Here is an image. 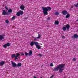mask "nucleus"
Returning <instances> with one entry per match:
<instances>
[{
  "mask_svg": "<svg viewBox=\"0 0 78 78\" xmlns=\"http://www.w3.org/2000/svg\"><path fill=\"white\" fill-rule=\"evenodd\" d=\"M77 21H78V20H77Z\"/></svg>",
  "mask_w": 78,
  "mask_h": 78,
  "instance_id": "obj_43",
  "label": "nucleus"
},
{
  "mask_svg": "<svg viewBox=\"0 0 78 78\" xmlns=\"http://www.w3.org/2000/svg\"><path fill=\"white\" fill-rule=\"evenodd\" d=\"M55 25H58L59 24V22H58V21H55Z\"/></svg>",
  "mask_w": 78,
  "mask_h": 78,
  "instance_id": "obj_18",
  "label": "nucleus"
},
{
  "mask_svg": "<svg viewBox=\"0 0 78 78\" xmlns=\"http://www.w3.org/2000/svg\"><path fill=\"white\" fill-rule=\"evenodd\" d=\"M34 45H35L37 48L38 50L41 49V46L39 45V43L36 41H32L30 43V45L31 46H33Z\"/></svg>",
  "mask_w": 78,
  "mask_h": 78,
  "instance_id": "obj_2",
  "label": "nucleus"
},
{
  "mask_svg": "<svg viewBox=\"0 0 78 78\" xmlns=\"http://www.w3.org/2000/svg\"><path fill=\"white\" fill-rule=\"evenodd\" d=\"M23 14V12L21 10L20 11L16 13V15L17 16H20V15H22Z\"/></svg>",
  "mask_w": 78,
  "mask_h": 78,
  "instance_id": "obj_5",
  "label": "nucleus"
},
{
  "mask_svg": "<svg viewBox=\"0 0 78 78\" xmlns=\"http://www.w3.org/2000/svg\"><path fill=\"white\" fill-rule=\"evenodd\" d=\"M15 17H16V16H13L12 18V20H14L15 19Z\"/></svg>",
  "mask_w": 78,
  "mask_h": 78,
  "instance_id": "obj_29",
  "label": "nucleus"
},
{
  "mask_svg": "<svg viewBox=\"0 0 78 78\" xmlns=\"http://www.w3.org/2000/svg\"><path fill=\"white\" fill-rule=\"evenodd\" d=\"M53 75H52L50 78H53Z\"/></svg>",
  "mask_w": 78,
  "mask_h": 78,
  "instance_id": "obj_38",
  "label": "nucleus"
},
{
  "mask_svg": "<svg viewBox=\"0 0 78 78\" xmlns=\"http://www.w3.org/2000/svg\"><path fill=\"white\" fill-rule=\"evenodd\" d=\"M16 56V55L15 54H13L12 55L11 58H13L14 57H15Z\"/></svg>",
  "mask_w": 78,
  "mask_h": 78,
  "instance_id": "obj_21",
  "label": "nucleus"
},
{
  "mask_svg": "<svg viewBox=\"0 0 78 78\" xmlns=\"http://www.w3.org/2000/svg\"><path fill=\"white\" fill-rule=\"evenodd\" d=\"M65 26L66 27L67 31H69V28H70V25H69V24H67Z\"/></svg>",
  "mask_w": 78,
  "mask_h": 78,
  "instance_id": "obj_8",
  "label": "nucleus"
},
{
  "mask_svg": "<svg viewBox=\"0 0 78 78\" xmlns=\"http://www.w3.org/2000/svg\"><path fill=\"white\" fill-rule=\"evenodd\" d=\"M34 78H36V77L34 76Z\"/></svg>",
  "mask_w": 78,
  "mask_h": 78,
  "instance_id": "obj_41",
  "label": "nucleus"
},
{
  "mask_svg": "<svg viewBox=\"0 0 78 78\" xmlns=\"http://www.w3.org/2000/svg\"><path fill=\"white\" fill-rule=\"evenodd\" d=\"M10 45V44L9 43H8L6 44H5L3 45V47L4 48H6V47H9Z\"/></svg>",
  "mask_w": 78,
  "mask_h": 78,
  "instance_id": "obj_6",
  "label": "nucleus"
},
{
  "mask_svg": "<svg viewBox=\"0 0 78 78\" xmlns=\"http://www.w3.org/2000/svg\"><path fill=\"white\" fill-rule=\"evenodd\" d=\"M74 37L75 38H78V35L77 34H74Z\"/></svg>",
  "mask_w": 78,
  "mask_h": 78,
  "instance_id": "obj_17",
  "label": "nucleus"
},
{
  "mask_svg": "<svg viewBox=\"0 0 78 78\" xmlns=\"http://www.w3.org/2000/svg\"><path fill=\"white\" fill-rule=\"evenodd\" d=\"M4 34L2 35H0V40H2V39H4L5 37H4Z\"/></svg>",
  "mask_w": 78,
  "mask_h": 78,
  "instance_id": "obj_9",
  "label": "nucleus"
},
{
  "mask_svg": "<svg viewBox=\"0 0 78 78\" xmlns=\"http://www.w3.org/2000/svg\"><path fill=\"white\" fill-rule=\"evenodd\" d=\"M63 70H64V68L59 69V72H60V73H61L62 72Z\"/></svg>",
  "mask_w": 78,
  "mask_h": 78,
  "instance_id": "obj_16",
  "label": "nucleus"
},
{
  "mask_svg": "<svg viewBox=\"0 0 78 78\" xmlns=\"http://www.w3.org/2000/svg\"><path fill=\"white\" fill-rule=\"evenodd\" d=\"M50 17H48V20H50Z\"/></svg>",
  "mask_w": 78,
  "mask_h": 78,
  "instance_id": "obj_37",
  "label": "nucleus"
},
{
  "mask_svg": "<svg viewBox=\"0 0 78 78\" xmlns=\"http://www.w3.org/2000/svg\"><path fill=\"white\" fill-rule=\"evenodd\" d=\"M43 11V13L45 15H48V11H50L51 9V8L50 7H42Z\"/></svg>",
  "mask_w": 78,
  "mask_h": 78,
  "instance_id": "obj_1",
  "label": "nucleus"
},
{
  "mask_svg": "<svg viewBox=\"0 0 78 78\" xmlns=\"http://www.w3.org/2000/svg\"><path fill=\"white\" fill-rule=\"evenodd\" d=\"M55 14L57 16H58L59 14V13L58 12H56L55 13Z\"/></svg>",
  "mask_w": 78,
  "mask_h": 78,
  "instance_id": "obj_19",
  "label": "nucleus"
},
{
  "mask_svg": "<svg viewBox=\"0 0 78 78\" xmlns=\"http://www.w3.org/2000/svg\"><path fill=\"white\" fill-rule=\"evenodd\" d=\"M42 77H41V78H42Z\"/></svg>",
  "mask_w": 78,
  "mask_h": 78,
  "instance_id": "obj_44",
  "label": "nucleus"
},
{
  "mask_svg": "<svg viewBox=\"0 0 78 78\" xmlns=\"http://www.w3.org/2000/svg\"><path fill=\"white\" fill-rule=\"evenodd\" d=\"M20 55H22L23 56L24 55V53H23V52H22L20 53Z\"/></svg>",
  "mask_w": 78,
  "mask_h": 78,
  "instance_id": "obj_33",
  "label": "nucleus"
},
{
  "mask_svg": "<svg viewBox=\"0 0 78 78\" xmlns=\"http://www.w3.org/2000/svg\"><path fill=\"white\" fill-rule=\"evenodd\" d=\"M57 66L58 68L59 69H63L64 66H65V64H59L58 65H57Z\"/></svg>",
  "mask_w": 78,
  "mask_h": 78,
  "instance_id": "obj_4",
  "label": "nucleus"
},
{
  "mask_svg": "<svg viewBox=\"0 0 78 78\" xmlns=\"http://www.w3.org/2000/svg\"><path fill=\"white\" fill-rule=\"evenodd\" d=\"M50 66H53V63H51L50 64Z\"/></svg>",
  "mask_w": 78,
  "mask_h": 78,
  "instance_id": "obj_30",
  "label": "nucleus"
},
{
  "mask_svg": "<svg viewBox=\"0 0 78 78\" xmlns=\"http://www.w3.org/2000/svg\"><path fill=\"white\" fill-rule=\"evenodd\" d=\"M12 12V10L11 9H9L8 12Z\"/></svg>",
  "mask_w": 78,
  "mask_h": 78,
  "instance_id": "obj_20",
  "label": "nucleus"
},
{
  "mask_svg": "<svg viewBox=\"0 0 78 78\" xmlns=\"http://www.w3.org/2000/svg\"><path fill=\"white\" fill-rule=\"evenodd\" d=\"M38 37H37V39H39L40 37H41V35H40V34H38Z\"/></svg>",
  "mask_w": 78,
  "mask_h": 78,
  "instance_id": "obj_24",
  "label": "nucleus"
},
{
  "mask_svg": "<svg viewBox=\"0 0 78 78\" xmlns=\"http://www.w3.org/2000/svg\"><path fill=\"white\" fill-rule=\"evenodd\" d=\"M5 61H2L0 62V66H2L5 64Z\"/></svg>",
  "mask_w": 78,
  "mask_h": 78,
  "instance_id": "obj_13",
  "label": "nucleus"
},
{
  "mask_svg": "<svg viewBox=\"0 0 78 78\" xmlns=\"http://www.w3.org/2000/svg\"><path fill=\"white\" fill-rule=\"evenodd\" d=\"M17 57H18L15 56V57L14 60H16V59H18V58H17Z\"/></svg>",
  "mask_w": 78,
  "mask_h": 78,
  "instance_id": "obj_28",
  "label": "nucleus"
},
{
  "mask_svg": "<svg viewBox=\"0 0 78 78\" xmlns=\"http://www.w3.org/2000/svg\"><path fill=\"white\" fill-rule=\"evenodd\" d=\"M12 67H17V65L15 62H12Z\"/></svg>",
  "mask_w": 78,
  "mask_h": 78,
  "instance_id": "obj_7",
  "label": "nucleus"
},
{
  "mask_svg": "<svg viewBox=\"0 0 78 78\" xmlns=\"http://www.w3.org/2000/svg\"><path fill=\"white\" fill-rule=\"evenodd\" d=\"M62 39H65V36H62Z\"/></svg>",
  "mask_w": 78,
  "mask_h": 78,
  "instance_id": "obj_34",
  "label": "nucleus"
},
{
  "mask_svg": "<svg viewBox=\"0 0 78 78\" xmlns=\"http://www.w3.org/2000/svg\"><path fill=\"white\" fill-rule=\"evenodd\" d=\"M70 16V14H67L66 16V18H69Z\"/></svg>",
  "mask_w": 78,
  "mask_h": 78,
  "instance_id": "obj_23",
  "label": "nucleus"
},
{
  "mask_svg": "<svg viewBox=\"0 0 78 78\" xmlns=\"http://www.w3.org/2000/svg\"><path fill=\"white\" fill-rule=\"evenodd\" d=\"M62 13L64 15H66L67 14V12L66 10H63L62 12Z\"/></svg>",
  "mask_w": 78,
  "mask_h": 78,
  "instance_id": "obj_12",
  "label": "nucleus"
},
{
  "mask_svg": "<svg viewBox=\"0 0 78 78\" xmlns=\"http://www.w3.org/2000/svg\"><path fill=\"white\" fill-rule=\"evenodd\" d=\"M18 58H20V57H18Z\"/></svg>",
  "mask_w": 78,
  "mask_h": 78,
  "instance_id": "obj_42",
  "label": "nucleus"
},
{
  "mask_svg": "<svg viewBox=\"0 0 78 78\" xmlns=\"http://www.w3.org/2000/svg\"><path fill=\"white\" fill-rule=\"evenodd\" d=\"M25 56H31V55H32V54H33V52L32 51L30 50L29 51V53H28L26 52L25 53Z\"/></svg>",
  "mask_w": 78,
  "mask_h": 78,
  "instance_id": "obj_3",
  "label": "nucleus"
},
{
  "mask_svg": "<svg viewBox=\"0 0 78 78\" xmlns=\"http://www.w3.org/2000/svg\"><path fill=\"white\" fill-rule=\"evenodd\" d=\"M38 56H40L41 57H42V54H39L38 55Z\"/></svg>",
  "mask_w": 78,
  "mask_h": 78,
  "instance_id": "obj_31",
  "label": "nucleus"
},
{
  "mask_svg": "<svg viewBox=\"0 0 78 78\" xmlns=\"http://www.w3.org/2000/svg\"><path fill=\"white\" fill-rule=\"evenodd\" d=\"M2 15H3V16L6 15V11L5 10H4L2 11Z\"/></svg>",
  "mask_w": 78,
  "mask_h": 78,
  "instance_id": "obj_11",
  "label": "nucleus"
},
{
  "mask_svg": "<svg viewBox=\"0 0 78 78\" xmlns=\"http://www.w3.org/2000/svg\"><path fill=\"white\" fill-rule=\"evenodd\" d=\"M5 22L7 23H9V20H5Z\"/></svg>",
  "mask_w": 78,
  "mask_h": 78,
  "instance_id": "obj_26",
  "label": "nucleus"
},
{
  "mask_svg": "<svg viewBox=\"0 0 78 78\" xmlns=\"http://www.w3.org/2000/svg\"><path fill=\"white\" fill-rule=\"evenodd\" d=\"M22 66V63H18L17 65H16V67H20Z\"/></svg>",
  "mask_w": 78,
  "mask_h": 78,
  "instance_id": "obj_15",
  "label": "nucleus"
},
{
  "mask_svg": "<svg viewBox=\"0 0 78 78\" xmlns=\"http://www.w3.org/2000/svg\"><path fill=\"white\" fill-rule=\"evenodd\" d=\"M36 40H37V38H35L34 39V41H36Z\"/></svg>",
  "mask_w": 78,
  "mask_h": 78,
  "instance_id": "obj_36",
  "label": "nucleus"
},
{
  "mask_svg": "<svg viewBox=\"0 0 78 78\" xmlns=\"http://www.w3.org/2000/svg\"><path fill=\"white\" fill-rule=\"evenodd\" d=\"M6 15H7V14L8 15L9 14H8V12H6Z\"/></svg>",
  "mask_w": 78,
  "mask_h": 78,
  "instance_id": "obj_40",
  "label": "nucleus"
},
{
  "mask_svg": "<svg viewBox=\"0 0 78 78\" xmlns=\"http://www.w3.org/2000/svg\"><path fill=\"white\" fill-rule=\"evenodd\" d=\"M74 6H75L76 7H78V4L77 3L76 5L74 4Z\"/></svg>",
  "mask_w": 78,
  "mask_h": 78,
  "instance_id": "obj_32",
  "label": "nucleus"
},
{
  "mask_svg": "<svg viewBox=\"0 0 78 78\" xmlns=\"http://www.w3.org/2000/svg\"><path fill=\"white\" fill-rule=\"evenodd\" d=\"M19 56H20V54H19V53H17L16 55V56L17 57H19Z\"/></svg>",
  "mask_w": 78,
  "mask_h": 78,
  "instance_id": "obj_22",
  "label": "nucleus"
},
{
  "mask_svg": "<svg viewBox=\"0 0 78 78\" xmlns=\"http://www.w3.org/2000/svg\"><path fill=\"white\" fill-rule=\"evenodd\" d=\"M5 8L7 10H8V7L7 6H5Z\"/></svg>",
  "mask_w": 78,
  "mask_h": 78,
  "instance_id": "obj_27",
  "label": "nucleus"
},
{
  "mask_svg": "<svg viewBox=\"0 0 78 78\" xmlns=\"http://www.w3.org/2000/svg\"><path fill=\"white\" fill-rule=\"evenodd\" d=\"M20 8L22 10H24V9H25V6L24 5H22L20 6Z\"/></svg>",
  "mask_w": 78,
  "mask_h": 78,
  "instance_id": "obj_14",
  "label": "nucleus"
},
{
  "mask_svg": "<svg viewBox=\"0 0 78 78\" xmlns=\"http://www.w3.org/2000/svg\"><path fill=\"white\" fill-rule=\"evenodd\" d=\"M53 70L54 71H58L59 70V68L58 66H57V67H55L53 69Z\"/></svg>",
  "mask_w": 78,
  "mask_h": 78,
  "instance_id": "obj_10",
  "label": "nucleus"
},
{
  "mask_svg": "<svg viewBox=\"0 0 78 78\" xmlns=\"http://www.w3.org/2000/svg\"><path fill=\"white\" fill-rule=\"evenodd\" d=\"M73 59L74 61H76V58H73Z\"/></svg>",
  "mask_w": 78,
  "mask_h": 78,
  "instance_id": "obj_35",
  "label": "nucleus"
},
{
  "mask_svg": "<svg viewBox=\"0 0 78 78\" xmlns=\"http://www.w3.org/2000/svg\"><path fill=\"white\" fill-rule=\"evenodd\" d=\"M73 8V6L72 5L71 6V8Z\"/></svg>",
  "mask_w": 78,
  "mask_h": 78,
  "instance_id": "obj_39",
  "label": "nucleus"
},
{
  "mask_svg": "<svg viewBox=\"0 0 78 78\" xmlns=\"http://www.w3.org/2000/svg\"><path fill=\"white\" fill-rule=\"evenodd\" d=\"M66 29H67L65 27H64L62 28V30H63V31H66Z\"/></svg>",
  "mask_w": 78,
  "mask_h": 78,
  "instance_id": "obj_25",
  "label": "nucleus"
}]
</instances>
